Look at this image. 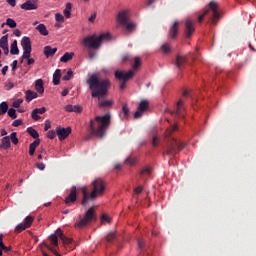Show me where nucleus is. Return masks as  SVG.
Segmentation results:
<instances>
[{
	"instance_id": "4c0bfd02",
	"label": "nucleus",
	"mask_w": 256,
	"mask_h": 256,
	"mask_svg": "<svg viewBox=\"0 0 256 256\" xmlns=\"http://www.w3.org/2000/svg\"><path fill=\"white\" fill-rule=\"evenodd\" d=\"M6 113L8 114V117H10L13 120L18 118V116L16 115V110L14 108H10V110H8V112Z\"/></svg>"
},
{
	"instance_id": "c03bdc74",
	"label": "nucleus",
	"mask_w": 256,
	"mask_h": 256,
	"mask_svg": "<svg viewBox=\"0 0 256 256\" xmlns=\"http://www.w3.org/2000/svg\"><path fill=\"white\" fill-rule=\"evenodd\" d=\"M176 130H177V125L175 124L172 127H170L168 130H166V137L171 136V134Z\"/></svg>"
},
{
	"instance_id": "9d476101",
	"label": "nucleus",
	"mask_w": 256,
	"mask_h": 256,
	"mask_svg": "<svg viewBox=\"0 0 256 256\" xmlns=\"http://www.w3.org/2000/svg\"><path fill=\"white\" fill-rule=\"evenodd\" d=\"M149 109V102L148 100H142L140 102V105H138L137 112L134 113V119H139L144 115L146 111Z\"/></svg>"
},
{
	"instance_id": "58836bf2",
	"label": "nucleus",
	"mask_w": 256,
	"mask_h": 256,
	"mask_svg": "<svg viewBox=\"0 0 256 256\" xmlns=\"http://www.w3.org/2000/svg\"><path fill=\"white\" fill-rule=\"evenodd\" d=\"M6 25L12 29L16 27V21L12 18H7Z\"/></svg>"
},
{
	"instance_id": "dca6fc26",
	"label": "nucleus",
	"mask_w": 256,
	"mask_h": 256,
	"mask_svg": "<svg viewBox=\"0 0 256 256\" xmlns=\"http://www.w3.org/2000/svg\"><path fill=\"white\" fill-rule=\"evenodd\" d=\"M77 201V187L73 186L70 189V194L65 198V204L69 205L70 203H74Z\"/></svg>"
},
{
	"instance_id": "bb28decb",
	"label": "nucleus",
	"mask_w": 256,
	"mask_h": 256,
	"mask_svg": "<svg viewBox=\"0 0 256 256\" xmlns=\"http://www.w3.org/2000/svg\"><path fill=\"white\" fill-rule=\"evenodd\" d=\"M73 57H74V53H73V52H71V53L66 52V53L64 54V56H61L60 62L67 63V62H69L70 60H72Z\"/></svg>"
},
{
	"instance_id": "7ed1b4c3",
	"label": "nucleus",
	"mask_w": 256,
	"mask_h": 256,
	"mask_svg": "<svg viewBox=\"0 0 256 256\" xmlns=\"http://www.w3.org/2000/svg\"><path fill=\"white\" fill-rule=\"evenodd\" d=\"M92 188V192H88L86 187L80 189L83 195L82 205L86 206L88 202H94L97 197L103 196L106 190L104 181L101 178H97L92 182Z\"/></svg>"
},
{
	"instance_id": "864d4df0",
	"label": "nucleus",
	"mask_w": 256,
	"mask_h": 256,
	"mask_svg": "<svg viewBox=\"0 0 256 256\" xmlns=\"http://www.w3.org/2000/svg\"><path fill=\"white\" fill-rule=\"evenodd\" d=\"M30 147L37 148V146H40V139L35 138L32 144L29 145Z\"/></svg>"
},
{
	"instance_id": "a18cd8bd",
	"label": "nucleus",
	"mask_w": 256,
	"mask_h": 256,
	"mask_svg": "<svg viewBox=\"0 0 256 256\" xmlns=\"http://www.w3.org/2000/svg\"><path fill=\"white\" fill-rule=\"evenodd\" d=\"M73 76V71L72 70H68V73H66L64 75V77H62V80L64 81H69Z\"/></svg>"
},
{
	"instance_id": "72a5a7b5",
	"label": "nucleus",
	"mask_w": 256,
	"mask_h": 256,
	"mask_svg": "<svg viewBox=\"0 0 256 256\" xmlns=\"http://www.w3.org/2000/svg\"><path fill=\"white\" fill-rule=\"evenodd\" d=\"M141 67V59L140 57H135L134 58V64L132 66L134 71H138Z\"/></svg>"
},
{
	"instance_id": "9b49d317",
	"label": "nucleus",
	"mask_w": 256,
	"mask_h": 256,
	"mask_svg": "<svg viewBox=\"0 0 256 256\" xmlns=\"http://www.w3.org/2000/svg\"><path fill=\"white\" fill-rule=\"evenodd\" d=\"M194 25H195V22L192 21L191 19H187L184 22V35L186 36V38H190L194 34V31H195Z\"/></svg>"
},
{
	"instance_id": "2eb2a0df",
	"label": "nucleus",
	"mask_w": 256,
	"mask_h": 256,
	"mask_svg": "<svg viewBox=\"0 0 256 256\" xmlns=\"http://www.w3.org/2000/svg\"><path fill=\"white\" fill-rule=\"evenodd\" d=\"M56 133H57L58 139H60V141H63L64 139H67L70 133H72V128L71 127L61 128L60 126H57Z\"/></svg>"
},
{
	"instance_id": "ddd939ff",
	"label": "nucleus",
	"mask_w": 256,
	"mask_h": 256,
	"mask_svg": "<svg viewBox=\"0 0 256 256\" xmlns=\"http://www.w3.org/2000/svg\"><path fill=\"white\" fill-rule=\"evenodd\" d=\"M173 115H176L178 118H185V106L184 101L180 99L177 104L176 108L172 112Z\"/></svg>"
},
{
	"instance_id": "c756f323",
	"label": "nucleus",
	"mask_w": 256,
	"mask_h": 256,
	"mask_svg": "<svg viewBox=\"0 0 256 256\" xmlns=\"http://www.w3.org/2000/svg\"><path fill=\"white\" fill-rule=\"evenodd\" d=\"M26 132H28V134L32 136L33 139H38L40 137V134L32 127H28V129H26Z\"/></svg>"
},
{
	"instance_id": "aec40b11",
	"label": "nucleus",
	"mask_w": 256,
	"mask_h": 256,
	"mask_svg": "<svg viewBox=\"0 0 256 256\" xmlns=\"http://www.w3.org/2000/svg\"><path fill=\"white\" fill-rule=\"evenodd\" d=\"M186 63V57L178 55L176 58V66L179 70L184 69Z\"/></svg>"
},
{
	"instance_id": "a878e982",
	"label": "nucleus",
	"mask_w": 256,
	"mask_h": 256,
	"mask_svg": "<svg viewBox=\"0 0 256 256\" xmlns=\"http://www.w3.org/2000/svg\"><path fill=\"white\" fill-rule=\"evenodd\" d=\"M19 49H18V41H14L11 44V48H10V54L11 55H19Z\"/></svg>"
},
{
	"instance_id": "e433bc0d",
	"label": "nucleus",
	"mask_w": 256,
	"mask_h": 256,
	"mask_svg": "<svg viewBox=\"0 0 256 256\" xmlns=\"http://www.w3.org/2000/svg\"><path fill=\"white\" fill-rule=\"evenodd\" d=\"M122 113L124 115V118H128V116H130V108L127 104H123Z\"/></svg>"
},
{
	"instance_id": "b1692460",
	"label": "nucleus",
	"mask_w": 256,
	"mask_h": 256,
	"mask_svg": "<svg viewBox=\"0 0 256 256\" xmlns=\"http://www.w3.org/2000/svg\"><path fill=\"white\" fill-rule=\"evenodd\" d=\"M61 79V70L57 69L53 74V85L58 86Z\"/></svg>"
},
{
	"instance_id": "423d86ee",
	"label": "nucleus",
	"mask_w": 256,
	"mask_h": 256,
	"mask_svg": "<svg viewBox=\"0 0 256 256\" xmlns=\"http://www.w3.org/2000/svg\"><path fill=\"white\" fill-rule=\"evenodd\" d=\"M21 47H22V50L24 51L22 53V59H26V65H33L35 60L31 58V53H32L31 39L28 38L27 36L22 37Z\"/></svg>"
},
{
	"instance_id": "c85d7f7f",
	"label": "nucleus",
	"mask_w": 256,
	"mask_h": 256,
	"mask_svg": "<svg viewBox=\"0 0 256 256\" xmlns=\"http://www.w3.org/2000/svg\"><path fill=\"white\" fill-rule=\"evenodd\" d=\"M114 104L113 101L111 100H105V101H101L100 103H98V107L101 108H108V107H112Z\"/></svg>"
},
{
	"instance_id": "09e8293b",
	"label": "nucleus",
	"mask_w": 256,
	"mask_h": 256,
	"mask_svg": "<svg viewBox=\"0 0 256 256\" xmlns=\"http://www.w3.org/2000/svg\"><path fill=\"white\" fill-rule=\"evenodd\" d=\"M56 135H58V134H57V132L55 130H50L47 133L48 139H55Z\"/></svg>"
},
{
	"instance_id": "393cba45",
	"label": "nucleus",
	"mask_w": 256,
	"mask_h": 256,
	"mask_svg": "<svg viewBox=\"0 0 256 256\" xmlns=\"http://www.w3.org/2000/svg\"><path fill=\"white\" fill-rule=\"evenodd\" d=\"M36 30L39 32L40 35L42 36H47L49 35V31H47V28L45 24H39L36 28Z\"/></svg>"
},
{
	"instance_id": "37998d69",
	"label": "nucleus",
	"mask_w": 256,
	"mask_h": 256,
	"mask_svg": "<svg viewBox=\"0 0 256 256\" xmlns=\"http://www.w3.org/2000/svg\"><path fill=\"white\" fill-rule=\"evenodd\" d=\"M33 217L32 216H28V217H26L25 218V220H24V225H26V226H29V227H31L32 226V223H33Z\"/></svg>"
},
{
	"instance_id": "8fccbe9b",
	"label": "nucleus",
	"mask_w": 256,
	"mask_h": 256,
	"mask_svg": "<svg viewBox=\"0 0 256 256\" xmlns=\"http://www.w3.org/2000/svg\"><path fill=\"white\" fill-rule=\"evenodd\" d=\"M123 26H125L127 28V31H132L133 29H135L136 24L127 22V24H123Z\"/></svg>"
},
{
	"instance_id": "2f4dec72",
	"label": "nucleus",
	"mask_w": 256,
	"mask_h": 256,
	"mask_svg": "<svg viewBox=\"0 0 256 256\" xmlns=\"http://www.w3.org/2000/svg\"><path fill=\"white\" fill-rule=\"evenodd\" d=\"M9 111V105H7V102H3L0 105V116L5 115Z\"/></svg>"
},
{
	"instance_id": "473e14b6",
	"label": "nucleus",
	"mask_w": 256,
	"mask_h": 256,
	"mask_svg": "<svg viewBox=\"0 0 256 256\" xmlns=\"http://www.w3.org/2000/svg\"><path fill=\"white\" fill-rule=\"evenodd\" d=\"M117 238V233L115 231L109 232L106 236V241L112 243Z\"/></svg>"
},
{
	"instance_id": "13d9d810",
	"label": "nucleus",
	"mask_w": 256,
	"mask_h": 256,
	"mask_svg": "<svg viewBox=\"0 0 256 256\" xmlns=\"http://www.w3.org/2000/svg\"><path fill=\"white\" fill-rule=\"evenodd\" d=\"M22 103H23V100H22V99H17V100L12 104V106L15 107V108H19Z\"/></svg>"
},
{
	"instance_id": "f257e3e1",
	"label": "nucleus",
	"mask_w": 256,
	"mask_h": 256,
	"mask_svg": "<svg viewBox=\"0 0 256 256\" xmlns=\"http://www.w3.org/2000/svg\"><path fill=\"white\" fill-rule=\"evenodd\" d=\"M112 122V115L106 113L104 116H96L89 121V135L86 140H90L92 137L103 139L108 131Z\"/></svg>"
},
{
	"instance_id": "0eeeda50",
	"label": "nucleus",
	"mask_w": 256,
	"mask_h": 256,
	"mask_svg": "<svg viewBox=\"0 0 256 256\" xmlns=\"http://www.w3.org/2000/svg\"><path fill=\"white\" fill-rule=\"evenodd\" d=\"M95 219V210L94 207H91L87 210L84 218L75 223V228L82 229L83 227H87L88 224Z\"/></svg>"
},
{
	"instance_id": "49530a36",
	"label": "nucleus",
	"mask_w": 256,
	"mask_h": 256,
	"mask_svg": "<svg viewBox=\"0 0 256 256\" xmlns=\"http://www.w3.org/2000/svg\"><path fill=\"white\" fill-rule=\"evenodd\" d=\"M12 250V247L11 246H0V256H2V251L6 252V253H9L10 251Z\"/></svg>"
},
{
	"instance_id": "a19ab883",
	"label": "nucleus",
	"mask_w": 256,
	"mask_h": 256,
	"mask_svg": "<svg viewBox=\"0 0 256 256\" xmlns=\"http://www.w3.org/2000/svg\"><path fill=\"white\" fill-rule=\"evenodd\" d=\"M50 241L53 246H58V236H56V234H51Z\"/></svg>"
},
{
	"instance_id": "f3484780",
	"label": "nucleus",
	"mask_w": 256,
	"mask_h": 256,
	"mask_svg": "<svg viewBox=\"0 0 256 256\" xmlns=\"http://www.w3.org/2000/svg\"><path fill=\"white\" fill-rule=\"evenodd\" d=\"M20 8L26 11L36 10L38 9V4L36 1L26 0L24 4H21Z\"/></svg>"
},
{
	"instance_id": "f03ea898",
	"label": "nucleus",
	"mask_w": 256,
	"mask_h": 256,
	"mask_svg": "<svg viewBox=\"0 0 256 256\" xmlns=\"http://www.w3.org/2000/svg\"><path fill=\"white\" fill-rule=\"evenodd\" d=\"M87 85L89 90H91L92 98L100 100L108 95L110 80L101 79L99 73H94L87 79Z\"/></svg>"
},
{
	"instance_id": "412c9836",
	"label": "nucleus",
	"mask_w": 256,
	"mask_h": 256,
	"mask_svg": "<svg viewBox=\"0 0 256 256\" xmlns=\"http://www.w3.org/2000/svg\"><path fill=\"white\" fill-rule=\"evenodd\" d=\"M38 97V94L34 91H26L25 92V99H26V102H31L33 99H36Z\"/></svg>"
},
{
	"instance_id": "cd10ccee",
	"label": "nucleus",
	"mask_w": 256,
	"mask_h": 256,
	"mask_svg": "<svg viewBox=\"0 0 256 256\" xmlns=\"http://www.w3.org/2000/svg\"><path fill=\"white\" fill-rule=\"evenodd\" d=\"M0 48H9V40H8V35L2 36L0 39Z\"/></svg>"
},
{
	"instance_id": "f8f14e48",
	"label": "nucleus",
	"mask_w": 256,
	"mask_h": 256,
	"mask_svg": "<svg viewBox=\"0 0 256 256\" xmlns=\"http://www.w3.org/2000/svg\"><path fill=\"white\" fill-rule=\"evenodd\" d=\"M116 20L121 25H127L128 21L130 20V10H122L116 16Z\"/></svg>"
},
{
	"instance_id": "69168bd1",
	"label": "nucleus",
	"mask_w": 256,
	"mask_h": 256,
	"mask_svg": "<svg viewBox=\"0 0 256 256\" xmlns=\"http://www.w3.org/2000/svg\"><path fill=\"white\" fill-rule=\"evenodd\" d=\"M73 109H74V106H73V105H66V106H65V111H66V112L72 113V112H73Z\"/></svg>"
},
{
	"instance_id": "ea45409f",
	"label": "nucleus",
	"mask_w": 256,
	"mask_h": 256,
	"mask_svg": "<svg viewBox=\"0 0 256 256\" xmlns=\"http://www.w3.org/2000/svg\"><path fill=\"white\" fill-rule=\"evenodd\" d=\"M17 134L11 133L10 136H8L9 139H11L12 143H14V145H17L19 143L18 137L16 136Z\"/></svg>"
},
{
	"instance_id": "20e7f679",
	"label": "nucleus",
	"mask_w": 256,
	"mask_h": 256,
	"mask_svg": "<svg viewBox=\"0 0 256 256\" xmlns=\"http://www.w3.org/2000/svg\"><path fill=\"white\" fill-rule=\"evenodd\" d=\"M211 12H212V16L210 17V24H212L213 26H216L218 21L221 19V14L218 8V4L215 1H211L208 7H206V9L204 10V12L200 14L198 18L199 23H202L204 20V17Z\"/></svg>"
},
{
	"instance_id": "6e6d98bb",
	"label": "nucleus",
	"mask_w": 256,
	"mask_h": 256,
	"mask_svg": "<svg viewBox=\"0 0 256 256\" xmlns=\"http://www.w3.org/2000/svg\"><path fill=\"white\" fill-rule=\"evenodd\" d=\"M125 163H128L130 166H134L136 163V158H127V160H125Z\"/></svg>"
},
{
	"instance_id": "5701e85b",
	"label": "nucleus",
	"mask_w": 256,
	"mask_h": 256,
	"mask_svg": "<svg viewBox=\"0 0 256 256\" xmlns=\"http://www.w3.org/2000/svg\"><path fill=\"white\" fill-rule=\"evenodd\" d=\"M35 90H37V93L39 94H43L45 92V88H43V81L41 79L35 81Z\"/></svg>"
},
{
	"instance_id": "774afa93",
	"label": "nucleus",
	"mask_w": 256,
	"mask_h": 256,
	"mask_svg": "<svg viewBox=\"0 0 256 256\" xmlns=\"http://www.w3.org/2000/svg\"><path fill=\"white\" fill-rule=\"evenodd\" d=\"M45 164H43V163H38L37 164V168L40 170V171H44L45 170Z\"/></svg>"
},
{
	"instance_id": "de8ad7c7",
	"label": "nucleus",
	"mask_w": 256,
	"mask_h": 256,
	"mask_svg": "<svg viewBox=\"0 0 256 256\" xmlns=\"http://www.w3.org/2000/svg\"><path fill=\"white\" fill-rule=\"evenodd\" d=\"M60 240L62 241L63 244L65 245H69L73 243V239L72 238H68V237H64V238H60Z\"/></svg>"
},
{
	"instance_id": "6e6552de",
	"label": "nucleus",
	"mask_w": 256,
	"mask_h": 256,
	"mask_svg": "<svg viewBox=\"0 0 256 256\" xmlns=\"http://www.w3.org/2000/svg\"><path fill=\"white\" fill-rule=\"evenodd\" d=\"M133 76H135V72L133 70H129L128 72L118 70L115 72V78L123 81L122 84H120V90H124L126 88L127 81L132 79Z\"/></svg>"
},
{
	"instance_id": "7c9ffc66",
	"label": "nucleus",
	"mask_w": 256,
	"mask_h": 256,
	"mask_svg": "<svg viewBox=\"0 0 256 256\" xmlns=\"http://www.w3.org/2000/svg\"><path fill=\"white\" fill-rule=\"evenodd\" d=\"M71 11H72V4L71 3L66 4V7L64 9V16L69 19L70 16L72 15Z\"/></svg>"
},
{
	"instance_id": "bf43d9fd",
	"label": "nucleus",
	"mask_w": 256,
	"mask_h": 256,
	"mask_svg": "<svg viewBox=\"0 0 256 256\" xmlns=\"http://www.w3.org/2000/svg\"><path fill=\"white\" fill-rule=\"evenodd\" d=\"M20 125H23V121L21 119H17L14 122H12V126L19 127Z\"/></svg>"
},
{
	"instance_id": "4d7b16f0",
	"label": "nucleus",
	"mask_w": 256,
	"mask_h": 256,
	"mask_svg": "<svg viewBox=\"0 0 256 256\" xmlns=\"http://www.w3.org/2000/svg\"><path fill=\"white\" fill-rule=\"evenodd\" d=\"M56 235H57V237L60 238V239H64V238L66 237V236L63 234V231H61L60 228H58V229L56 230Z\"/></svg>"
},
{
	"instance_id": "c9c22d12",
	"label": "nucleus",
	"mask_w": 256,
	"mask_h": 256,
	"mask_svg": "<svg viewBox=\"0 0 256 256\" xmlns=\"http://www.w3.org/2000/svg\"><path fill=\"white\" fill-rule=\"evenodd\" d=\"M160 50L164 54H169V53H171V46L168 43H165V44H163V46H161Z\"/></svg>"
},
{
	"instance_id": "6ab92c4d",
	"label": "nucleus",
	"mask_w": 256,
	"mask_h": 256,
	"mask_svg": "<svg viewBox=\"0 0 256 256\" xmlns=\"http://www.w3.org/2000/svg\"><path fill=\"white\" fill-rule=\"evenodd\" d=\"M56 51H58V48H52L51 46H45L44 47V56H46V58H50L55 55Z\"/></svg>"
},
{
	"instance_id": "4be33fe9",
	"label": "nucleus",
	"mask_w": 256,
	"mask_h": 256,
	"mask_svg": "<svg viewBox=\"0 0 256 256\" xmlns=\"http://www.w3.org/2000/svg\"><path fill=\"white\" fill-rule=\"evenodd\" d=\"M11 146V142H10V138L9 136H4L2 138L1 144H0V148L1 149H9Z\"/></svg>"
},
{
	"instance_id": "5fc2aeb1",
	"label": "nucleus",
	"mask_w": 256,
	"mask_h": 256,
	"mask_svg": "<svg viewBox=\"0 0 256 256\" xmlns=\"http://www.w3.org/2000/svg\"><path fill=\"white\" fill-rule=\"evenodd\" d=\"M122 62L125 63V62H132V58L130 55L128 54H125L123 57H122Z\"/></svg>"
},
{
	"instance_id": "0e129e2a",
	"label": "nucleus",
	"mask_w": 256,
	"mask_h": 256,
	"mask_svg": "<svg viewBox=\"0 0 256 256\" xmlns=\"http://www.w3.org/2000/svg\"><path fill=\"white\" fill-rule=\"evenodd\" d=\"M143 190H144V188L142 186H138V187H136V189H134V193L137 195H140Z\"/></svg>"
},
{
	"instance_id": "052dcab7",
	"label": "nucleus",
	"mask_w": 256,
	"mask_h": 256,
	"mask_svg": "<svg viewBox=\"0 0 256 256\" xmlns=\"http://www.w3.org/2000/svg\"><path fill=\"white\" fill-rule=\"evenodd\" d=\"M11 67H12V72H16V69L18 67V60H14L12 63H11Z\"/></svg>"
},
{
	"instance_id": "1a4fd4ad",
	"label": "nucleus",
	"mask_w": 256,
	"mask_h": 256,
	"mask_svg": "<svg viewBox=\"0 0 256 256\" xmlns=\"http://www.w3.org/2000/svg\"><path fill=\"white\" fill-rule=\"evenodd\" d=\"M182 148H184V144L181 143L179 140L172 138L169 140V144H168V147L166 148L165 154L166 155L176 154L177 151H180Z\"/></svg>"
},
{
	"instance_id": "a211bd4d",
	"label": "nucleus",
	"mask_w": 256,
	"mask_h": 256,
	"mask_svg": "<svg viewBox=\"0 0 256 256\" xmlns=\"http://www.w3.org/2000/svg\"><path fill=\"white\" fill-rule=\"evenodd\" d=\"M46 113V108L45 107H42V108H35L32 112V118L34 121H39L41 119L39 115H43Z\"/></svg>"
},
{
	"instance_id": "338daca9",
	"label": "nucleus",
	"mask_w": 256,
	"mask_h": 256,
	"mask_svg": "<svg viewBox=\"0 0 256 256\" xmlns=\"http://www.w3.org/2000/svg\"><path fill=\"white\" fill-rule=\"evenodd\" d=\"M35 152H36V147L29 146V155L33 156Z\"/></svg>"
},
{
	"instance_id": "680f3d73",
	"label": "nucleus",
	"mask_w": 256,
	"mask_h": 256,
	"mask_svg": "<svg viewBox=\"0 0 256 256\" xmlns=\"http://www.w3.org/2000/svg\"><path fill=\"white\" fill-rule=\"evenodd\" d=\"M102 222L110 223V217L107 214H103L101 217Z\"/></svg>"
},
{
	"instance_id": "f704fd0d",
	"label": "nucleus",
	"mask_w": 256,
	"mask_h": 256,
	"mask_svg": "<svg viewBox=\"0 0 256 256\" xmlns=\"http://www.w3.org/2000/svg\"><path fill=\"white\" fill-rule=\"evenodd\" d=\"M30 226H27L26 224L20 223L17 224L15 228V232L17 233H22L24 230L28 229Z\"/></svg>"
},
{
	"instance_id": "e2e57ef3",
	"label": "nucleus",
	"mask_w": 256,
	"mask_h": 256,
	"mask_svg": "<svg viewBox=\"0 0 256 256\" xmlns=\"http://www.w3.org/2000/svg\"><path fill=\"white\" fill-rule=\"evenodd\" d=\"M49 129H51V122L49 120H47L44 123V131H49Z\"/></svg>"
},
{
	"instance_id": "603ef678",
	"label": "nucleus",
	"mask_w": 256,
	"mask_h": 256,
	"mask_svg": "<svg viewBox=\"0 0 256 256\" xmlns=\"http://www.w3.org/2000/svg\"><path fill=\"white\" fill-rule=\"evenodd\" d=\"M83 108L81 107V105H74L73 106V112L74 113H82Z\"/></svg>"
},
{
	"instance_id": "4468645a",
	"label": "nucleus",
	"mask_w": 256,
	"mask_h": 256,
	"mask_svg": "<svg viewBox=\"0 0 256 256\" xmlns=\"http://www.w3.org/2000/svg\"><path fill=\"white\" fill-rule=\"evenodd\" d=\"M179 27H180V22H178V21H174L173 24L170 25L169 31H168V38L170 40H176V38L178 36Z\"/></svg>"
},
{
	"instance_id": "39448f33",
	"label": "nucleus",
	"mask_w": 256,
	"mask_h": 256,
	"mask_svg": "<svg viewBox=\"0 0 256 256\" xmlns=\"http://www.w3.org/2000/svg\"><path fill=\"white\" fill-rule=\"evenodd\" d=\"M110 39L109 33L101 34L100 36L90 35L83 39L82 44L84 47L97 50L101 47L103 41H108Z\"/></svg>"
},
{
	"instance_id": "79ce46f5",
	"label": "nucleus",
	"mask_w": 256,
	"mask_h": 256,
	"mask_svg": "<svg viewBox=\"0 0 256 256\" xmlns=\"http://www.w3.org/2000/svg\"><path fill=\"white\" fill-rule=\"evenodd\" d=\"M151 174V168L150 167H146L144 169L141 170L140 175L141 176H149Z\"/></svg>"
},
{
	"instance_id": "3c124183",
	"label": "nucleus",
	"mask_w": 256,
	"mask_h": 256,
	"mask_svg": "<svg viewBox=\"0 0 256 256\" xmlns=\"http://www.w3.org/2000/svg\"><path fill=\"white\" fill-rule=\"evenodd\" d=\"M55 20L57 22L63 23L64 22V16L60 13L55 14Z\"/></svg>"
}]
</instances>
